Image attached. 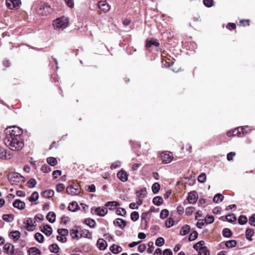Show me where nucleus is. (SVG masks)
Masks as SVG:
<instances>
[{"instance_id":"f257e3e1","label":"nucleus","mask_w":255,"mask_h":255,"mask_svg":"<svg viewBox=\"0 0 255 255\" xmlns=\"http://www.w3.org/2000/svg\"><path fill=\"white\" fill-rule=\"evenodd\" d=\"M3 141L5 145L12 151H19L24 146L22 137L23 130L16 126L9 127L5 130Z\"/></svg>"},{"instance_id":"f03ea898","label":"nucleus","mask_w":255,"mask_h":255,"mask_svg":"<svg viewBox=\"0 0 255 255\" xmlns=\"http://www.w3.org/2000/svg\"><path fill=\"white\" fill-rule=\"evenodd\" d=\"M68 25V18L66 17L57 18L53 22V26L55 29L63 30Z\"/></svg>"},{"instance_id":"7ed1b4c3","label":"nucleus","mask_w":255,"mask_h":255,"mask_svg":"<svg viewBox=\"0 0 255 255\" xmlns=\"http://www.w3.org/2000/svg\"><path fill=\"white\" fill-rule=\"evenodd\" d=\"M9 182L13 184L23 183L25 182L24 178L20 174L17 172L10 173L8 176Z\"/></svg>"},{"instance_id":"20e7f679","label":"nucleus","mask_w":255,"mask_h":255,"mask_svg":"<svg viewBox=\"0 0 255 255\" xmlns=\"http://www.w3.org/2000/svg\"><path fill=\"white\" fill-rule=\"evenodd\" d=\"M38 14L42 15H47L50 14L52 9L50 6L45 3H40L38 4L36 8Z\"/></svg>"},{"instance_id":"39448f33","label":"nucleus","mask_w":255,"mask_h":255,"mask_svg":"<svg viewBox=\"0 0 255 255\" xmlns=\"http://www.w3.org/2000/svg\"><path fill=\"white\" fill-rule=\"evenodd\" d=\"M66 192L68 194L76 195L80 193V189L78 185H70L66 188Z\"/></svg>"},{"instance_id":"423d86ee","label":"nucleus","mask_w":255,"mask_h":255,"mask_svg":"<svg viewBox=\"0 0 255 255\" xmlns=\"http://www.w3.org/2000/svg\"><path fill=\"white\" fill-rule=\"evenodd\" d=\"M161 158L162 159V162L164 164H167L170 163L172 159L173 156L171 155V153L162 152L161 154Z\"/></svg>"},{"instance_id":"0eeeda50","label":"nucleus","mask_w":255,"mask_h":255,"mask_svg":"<svg viewBox=\"0 0 255 255\" xmlns=\"http://www.w3.org/2000/svg\"><path fill=\"white\" fill-rule=\"evenodd\" d=\"M19 3V0H6V5L10 9H12L18 6Z\"/></svg>"},{"instance_id":"6e6552de","label":"nucleus","mask_w":255,"mask_h":255,"mask_svg":"<svg viewBox=\"0 0 255 255\" xmlns=\"http://www.w3.org/2000/svg\"><path fill=\"white\" fill-rule=\"evenodd\" d=\"M94 213L99 216H104L108 213V210L106 207H99L94 209Z\"/></svg>"},{"instance_id":"1a4fd4ad","label":"nucleus","mask_w":255,"mask_h":255,"mask_svg":"<svg viewBox=\"0 0 255 255\" xmlns=\"http://www.w3.org/2000/svg\"><path fill=\"white\" fill-rule=\"evenodd\" d=\"M99 8L104 12H106L110 10V7L108 3L105 1H101L98 2Z\"/></svg>"},{"instance_id":"9d476101","label":"nucleus","mask_w":255,"mask_h":255,"mask_svg":"<svg viewBox=\"0 0 255 255\" xmlns=\"http://www.w3.org/2000/svg\"><path fill=\"white\" fill-rule=\"evenodd\" d=\"M25 224V228L28 231H32L35 229V226L33 224V220L28 218L24 223Z\"/></svg>"},{"instance_id":"9b49d317","label":"nucleus","mask_w":255,"mask_h":255,"mask_svg":"<svg viewBox=\"0 0 255 255\" xmlns=\"http://www.w3.org/2000/svg\"><path fill=\"white\" fill-rule=\"evenodd\" d=\"M12 205L14 208H17L19 210H23L25 207V203L19 199H16L13 202Z\"/></svg>"},{"instance_id":"f8f14e48","label":"nucleus","mask_w":255,"mask_h":255,"mask_svg":"<svg viewBox=\"0 0 255 255\" xmlns=\"http://www.w3.org/2000/svg\"><path fill=\"white\" fill-rule=\"evenodd\" d=\"M196 194V191H192L189 193L187 200L190 204H194L196 202L197 199Z\"/></svg>"},{"instance_id":"ddd939ff","label":"nucleus","mask_w":255,"mask_h":255,"mask_svg":"<svg viewBox=\"0 0 255 255\" xmlns=\"http://www.w3.org/2000/svg\"><path fill=\"white\" fill-rule=\"evenodd\" d=\"M128 175L127 172L124 170H121L117 174L118 178L123 182H125L128 180Z\"/></svg>"},{"instance_id":"4468645a","label":"nucleus","mask_w":255,"mask_h":255,"mask_svg":"<svg viewBox=\"0 0 255 255\" xmlns=\"http://www.w3.org/2000/svg\"><path fill=\"white\" fill-rule=\"evenodd\" d=\"M3 249L4 252H6L7 254L12 255L14 253V246L10 243L5 244L3 246Z\"/></svg>"},{"instance_id":"2eb2a0df","label":"nucleus","mask_w":255,"mask_h":255,"mask_svg":"<svg viewBox=\"0 0 255 255\" xmlns=\"http://www.w3.org/2000/svg\"><path fill=\"white\" fill-rule=\"evenodd\" d=\"M114 225L119 227L121 229H123L126 226V222L120 218H118L114 221Z\"/></svg>"},{"instance_id":"dca6fc26","label":"nucleus","mask_w":255,"mask_h":255,"mask_svg":"<svg viewBox=\"0 0 255 255\" xmlns=\"http://www.w3.org/2000/svg\"><path fill=\"white\" fill-rule=\"evenodd\" d=\"M80 238L84 237L88 239H92V233L90 232L89 230L84 229L80 231L79 233Z\"/></svg>"},{"instance_id":"f3484780","label":"nucleus","mask_w":255,"mask_h":255,"mask_svg":"<svg viewBox=\"0 0 255 255\" xmlns=\"http://www.w3.org/2000/svg\"><path fill=\"white\" fill-rule=\"evenodd\" d=\"M41 231L47 236H50L52 233V229L48 225L44 226Z\"/></svg>"},{"instance_id":"a211bd4d","label":"nucleus","mask_w":255,"mask_h":255,"mask_svg":"<svg viewBox=\"0 0 255 255\" xmlns=\"http://www.w3.org/2000/svg\"><path fill=\"white\" fill-rule=\"evenodd\" d=\"M97 246L100 250H104L107 246V242L102 239H100L97 241Z\"/></svg>"},{"instance_id":"6ab92c4d","label":"nucleus","mask_w":255,"mask_h":255,"mask_svg":"<svg viewBox=\"0 0 255 255\" xmlns=\"http://www.w3.org/2000/svg\"><path fill=\"white\" fill-rule=\"evenodd\" d=\"M254 233L255 232L254 229L251 228L247 229L245 233L246 239L249 241H252L253 239L252 238V237L254 235Z\"/></svg>"},{"instance_id":"aec40b11","label":"nucleus","mask_w":255,"mask_h":255,"mask_svg":"<svg viewBox=\"0 0 255 255\" xmlns=\"http://www.w3.org/2000/svg\"><path fill=\"white\" fill-rule=\"evenodd\" d=\"M79 208V206L76 202L70 203L68 207V210L72 212H75L77 211Z\"/></svg>"},{"instance_id":"412c9836","label":"nucleus","mask_w":255,"mask_h":255,"mask_svg":"<svg viewBox=\"0 0 255 255\" xmlns=\"http://www.w3.org/2000/svg\"><path fill=\"white\" fill-rule=\"evenodd\" d=\"M110 251L114 254H117L122 251V248L119 246L115 244L110 247Z\"/></svg>"},{"instance_id":"4be33fe9","label":"nucleus","mask_w":255,"mask_h":255,"mask_svg":"<svg viewBox=\"0 0 255 255\" xmlns=\"http://www.w3.org/2000/svg\"><path fill=\"white\" fill-rule=\"evenodd\" d=\"M29 255H41V251L36 247H32L28 251Z\"/></svg>"},{"instance_id":"5701e85b","label":"nucleus","mask_w":255,"mask_h":255,"mask_svg":"<svg viewBox=\"0 0 255 255\" xmlns=\"http://www.w3.org/2000/svg\"><path fill=\"white\" fill-rule=\"evenodd\" d=\"M47 220L51 223L55 222L56 219V215L53 212H49L46 217Z\"/></svg>"},{"instance_id":"b1692460","label":"nucleus","mask_w":255,"mask_h":255,"mask_svg":"<svg viewBox=\"0 0 255 255\" xmlns=\"http://www.w3.org/2000/svg\"><path fill=\"white\" fill-rule=\"evenodd\" d=\"M84 223L91 228H94L96 225L95 221L91 218L85 219Z\"/></svg>"},{"instance_id":"393cba45","label":"nucleus","mask_w":255,"mask_h":255,"mask_svg":"<svg viewBox=\"0 0 255 255\" xmlns=\"http://www.w3.org/2000/svg\"><path fill=\"white\" fill-rule=\"evenodd\" d=\"M54 192L52 190H47L43 191L41 193V196L45 198H50L54 195Z\"/></svg>"},{"instance_id":"a878e982","label":"nucleus","mask_w":255,"mask_h":255,"mask_svg":"<svg viewBox=\"0 0 255 255\" xmlns=\"http://www.w3.org/2000/svg\"><path fill=\"white\" fill-rule=\"evenodd\" d=\"M173 215H171V217L166 221L165 222V226L167 228H170L173 226L174 223L175 222L176 223V220L174 219V217H172Z\"/></svg>"},{"instance_id":"bb28decb","label":"nucleus","mask_w":255,"mask_h":255,"mask_svg":"<svg viewBox=\"0 0 255 255\" xmlns=\"http://www.w3.org/2000/svg\"><path fill=\"white\" fill-rule=\"evenodd\" d=\"M199 255H210V251L205 246L200 248L198 251Z\"/></svg>"},{"instance_id":"cd10ccee","label":"nucleus","mask_w":255,"mask_h":255,"mask_svg":"<svg viewBox=\"0 0 255 255\" xmlns=\"http://www.w3.org/2000/svg\"><path fill=\"white\" fill-rule=\"evenodd\" d=\"M9 236L15 241H17L20 237V233L18 231H12L9 233Z\"/></svg>"},{"instance_id":"c85d7f7f","label":"nucleus","mask_w":255,"mask_h":255,"mask_svg":"<svg viewBox=\"0 0 255 255\" xmlns=\"http://www.w3.org/2000/svg\"><path fill=\"white\" fill-rule=\"evenodd\" d=\"M163 199L160 196H156L153 198L152 200V202L154 204L157 206H160L163 203Z\"/></svg>"},{"instance_id":"c756f323","label":"nucleus","mask_w":255,"mask_h":255,"mask_svg":"<svg viewBox=\"0 0 255 255\" xmlns=\"http://www.w3.org/2000/svg\"><path fill=\"white\" fill-rule=\"evenodd\" d=\"M224 199V196L220 193H218L215 195L213 198V202L216 203H218L222 201Z\"/></svg>"},{"instance_id":"7c9ffc66","label":"nucleus","mask_w":255,"mask_h":255,"mask_svg":"<svg viewBox=\"0 0 255 255\" xmlns=\"http://www.w3.org/2000/svg\"><path fill=\"white\" fill-rule=\"evenodd\" d=\"M159 43L156 40H151L146 42V46L147 47H151L152 46L155 47H158Z\"/></svg>"},{"instance_id":"2f4dec72","label":"nucleus","mask_w":255,"mask_h":255,"mask_svg":"<svg viewBox=\"0 0 255 255\" xmlns=\"http://www.w3.org/2000/svg\"><path fill=\"white\" fill-rule=\"evenodd\" d=\"M120 206V204L117 201H109L106 203L105 206L108 207L109 210H113V207H117Z\"/></svg>"},{"instance_id":"473e14b6","label":"nucleus","mask_w":255,"mask_h":255,"mask_svg":"<svg viewBox=\"0 0 255 255\" xmlns=\"http://www.w3.org/2000/svg\"><path fill=\"white\" fill-rule=\"evenodd\" d=\"M237 244V241L235 240H229L226 242L225 246L228 248H233L236 246Z\"/></svg>"},{"instance_id":"72a5a7b5","label":"nucleus","mask_w":255,"mask_h":255,"mask_svg":"<svg viewBox=\"0 0 255 255\" xmlns=\"http://www.w3.org/2000/svg\"><path fill=\"white\" fill-rule=\"evenodd\" d=\"M190 230V227L189 225H186L182 228L180 231V234L183 236L186 235L189 233Z\"/></svg>"},{"instance_id":"f704fd0d","label":"nucleus","mask_w":255,"mask_h":255,"mask_svg":"<svg viewBox=\"0 0 255 255\" xmlns=\"http://www.w3.org/2000/svg\"><path fill=\"white\" fill-rule=\"evenodd\" d=\"M184 208L181 206H178L177 208V213L178 214V219L176 220V223H177L181 219V215L183 213Z\"/></svg>"},{"instance_id":"c9c22d12","label":"nucleus","mask_w":255,"mask_h":255,"mask_svg":"<svg viewBox=\"0 0 255 255\" xmlns=\"http://www.w3.org/2000/svg\"><path fill=\"white\" fill-rule=\"evenodd\" d=\"M49 250L51 253H57L59 252V247L57 244H52L50 245Z\"/></svg>"},{"instance_id":"e433bc0d","label":"nucleus","mask_w":255,"mask_h":255,"mask_svg":"<svg viewBox=\"0 0 255 255\" xmlns=\"http://www.w3.org/2000/svg\"><path fill=\"white\" fill-rule=\"evenodd\" d=\"M9 158V157H8L6 155V150L5 149H4L2 147L0 146V158L6 159Z\"/></svg>"},{"instance_id":"4c0bfd02","label":"nucleus","mask_w":255,"mask_h":255,"mask_svg":"<svg viewBox=\"0 0 255 255\" xmlns=\"http://www.w3.org/2000/svg\"><path fill=\"white\" fill-rule=\"evenodd\" d=\"M232 235L231 230L228 228L224 229L223 230V236L225 238H230Z\"/></svg>"},{"instance_id":"58836bf2","label":"nucleus","mask_w":255,"mask_h":255,"mask_svg":"<svg viewBox=\"0 0 255 255\" xmlns=\"http://www.w3.org/2000/svg\"><path fill=\"white\" fill-rule=\"evenodd\" d=\"M39 198V195L38 192L35 191L33 192L30 197L28 198V200L30 202L36 201Z\"/></svg>"},{"instance_id":"ea45409f","label":"nucleus","mask_w":255,"mask_h":255,"mask_svg":"<svg viewBox=\"0 0 255 255\" xmlns=\"http://www.w3.org/2000/svg\"><path fill=\"white\" fill-rule=\"evenodd\" d=\"M47 162L49 165L52 166L55 165L57 163L56 158L53 157H48L47 158Z\"/></svg>"},{"instance_id":"a19ab883","label":"nucleus","mask_w":255,"mask_h":255,"mask_svg":"<svg viewBox=\"0 0 255 255\" xmlns=\"http://www.w3.org/2000/svg\"><path fill=\"white\" fill-rule=\"evenodd\" d=\"M160 187V186L158 183H157V182L154 183L152 185V188H151L153 193L154 194H157L159 191Z\"/></svg>"},{"instance_id":"79ce46f5","label":"nucleus","mask_w":255,"mask_h":255,"mask_svg":"<svg viewBox=\"0 0 255 255\" xmlns=\"http://www.w3.org/2000/svg\"><path fill=\"white\" fill-rule=\"evenodd\" d=\"M2 219L7 222H11L13 220V216L12 214H4Z\"/></svg>"},{"instance_id":"37998d69","label":"nucleus","mask_w":255,"mask_h":255,"mask_svg":"<svg viewBox=\"0 0 255 255\" xmlns=\"http://www.w3.org/2000/svg\"><path fill=\"white\" fill-rule=\"evenodd\" d=\"M226 220L230 223H232L236 220V217L234 214L231 213L226 216Z\"/></svg>"},{"instance_id":"c03bdc74","label":"nucleus","mask_w":255,"mask_h":255,"mask_svg":"<svg viewBox=\"0 0 255 255\" xmlns=\"http://www.w3.org/2000/svg\"><path fill=\"white\" fill-rule=\"evenodd\" d=\"M248 221V219L246 216L244 215H241L238 219V223L240 225H245Z\"/></svg>"},{"instance_id":"a18cd8bd","label":"nucleus","mask_w":255,"mask_h":255,"mask_svg":"<svg viewBox=\"0 0 255 255\" xmlns=\"http://www.w3.org/2000/svg\"><path fill=\"white\" fill-rule=\"evenodd\" d=\"M34 238L39 243H42L44 241V237L41 233H36L35 234Z\"/></svg>"},{"instance_id":"49530a36","label":"nucleus","mask_w":255,"mask_h":255,"mask_svg":"<svg viewBox=\"0 0 255 255\" xmlns=\"http://www.w3.org/2000/svg\"><path fill=\"white\" fill-rule=\"evenodd\" d=\"M116 213L118 215L125 216L126 215V211L123 208H118L116 210Z\"/></svg>"},{"instance_id":"de8ad7c7","label":"nucleus","mask_w":255,"mask_h":255,"mask_svg":"<svg viewBox=\"0 0 255 255\" xmlns=\"http://www.w3.org/2000/svg\"><path fill=\"white\" fill-rule=\"evenodd\" d=\"M70 234L73 239L80 238L79 233L77 230H71Z\"/></svg>"},{"instance_id":"09e8293b","label":"nucleus","mask_w":255,"mask_h":255,"mask_svg":"<svg viewBox=\"0 0 255 255\" xmlns=\"http://www.w3.org/2000/svg\"><path fill=\"white\" fill-rule=\"evenodd\" d=\"M139 218V214L136 211L132 212L130 214V219L132 221L135 222Z\"/></svg>"},{"instance_id":"8fccbe9b","label":"nucleus","mask_w":255,"mask_h":255,"mask_svg":"<svg viewBox=\"0 0 255 255\" xmlns=\"http://www.w3.org/2000/svg\"><path fill=\"white\" fill-rule=\"evenodd\" d=\"M169 215L168 210L167 209H163L161 210L160 214V217L161 219H165Z\"/></svg>"},{"instance_id":"3c124183","label":"nucleus","mask_w":255,"mask_h":255,"mask_svg":"<svg viewBox=\"0 0 255 255\" xmlns=\"http://www.w3.org/2000/svg\"><path fill=\"white\" fill-rule=\"evenodd\" d=\"M36 184V181L34 178H31L27 182L28 186L30 188H34Z\"/></svg>"},{"instance_id":"603ef678","label":"nucleus","mask_w":255,"mask_h":255,"mask_svg":"<svg viewBox=\"0 0 255 255\" xmlns=\"http://www.w3.org/2000/svg\"><path fill=\"white\" fill-rule=\"evenodd\" d=\"M197 237H198V233L197 231H194L190 234L188 239L190 241H194L195 239H196Z\"/></svg>"},{"instance_id":"864d4df0","label":"nucleus","mask_w":255,"mask_h":255,"mask_svg":"<svg viewBox=\"0 0 255 255\" xmlns=\"http://www.w3.org/2000/svg\"><path fill=\"white\" fill-rule=\"evenodd\" d=\"M164 243V240L162 237L158 238L155 241V245L158 247H161Z\"/></svg>"},{"instance_id":"5fc2aeb1","label":"nucleus","mask_w":255,"mask_h":255,"mask_svg":"<svg viewBox=\"0 0 255 255\" xmlns=\"http://www.w3.org/2000/svg\"><path fill=\"white\" fill-rule=\"evenodd\" d=\"M204 243V241H200L193 246V248L197 251H199L200 248H202Z\"/></svg>"},{"instance_id":"6e6d98bb","label":"nucleus","mask_w":255,"mask_h":255,"mask_svg":"<svg viewBox=\"0 0 255 255\" xmlns=\"http://www.w3.org/2000/svg\"><path fill=\"white\" fill-rule=\"evenodd\" d=\"M57 232L62 236H65L68 234V230L66 229H59L57 230Z\"/></svg>"},{"instance_id":"4d7b16f0","label":"nucleus","mask_w":255,"mask_h":255,"mask_svg":"<svg viewBox=\"0 0 255 255\" xmlns=\"http://www.w3.org/2000/svg\"><path fill=\"white\" fill-rule=\"evenodd\" d=\"M206 179V175L205 173H201L198 177V180L200 183H204Z\"/></svg>"},{"instance_id":"13d9d810","label":"nucleus","mask_w":255,"mask_h":255,"mask_svg":"<svg viewBox=\"0 0 255 255\" xmlns=\"http://www.w3.org/2000/svg\"><path fill=\"white\" fill-rule=\"evenodd\" d=\"M85 189L89 192H94L96 191V187L94 184H92L91 185L86 186Z\"/></svg>"},{"instance_id":"bf43d9fd","label":"nucleus","mask_w":255,"mask_h":255,"mask_svg":"<svg viewBox=\"0 0 255 255\" xmlns=\"http://www.w3.org/2000/svg\"><path fill=\"white\" fill-rule=\"evenodd\" d=\"M240 129V127H238L235 128L234 130H232V132L233 134V136L237 135L238 136H244V133H240L239 129Z\"/></svg>"},{"instance_id":"052dcab7","label":"nucleus","mask_w":255,"mask_h":255,"mask_svg":"<svg viewBox=\"0 0 255 255\" xmlns=\"http://www.w3.org/2000/svg\"><path fill=\"white\" fill-rule=\"evenodd\" d=\"M214 218L213 216H206L205 221L207 224H211L214 222Z\"/></svg>"},{"instance_id":"680f3d73","label":"nucleus","mask_w":255,"mask_h":255,"mask_svg":"<svg viewBox=\"0 0 255 255\" xmlns=\"http://www.w3.org/2000/svg\"><path fill=\"white\" fill-rule=\"evenodd\" d=\"M41 170L44 173H48L50 171L51 168L48 165L45 164L42 166Z\"/></svg>"},{"instance_id":"e2e57ef3","label":"nucleus","mask_w":255,"mask_h":255,"mask_svg":"<svg viewBox=\"0 0 255 255\" xmlns=\"http://www.w3.org/2000/svg\"><path fill=\"white\" fill-rule=\"evenodd\" d=\"M65 3L67 4V5L70 7L73 8L74 6V0H64Z\"/></svg>"},{"instance_id":"0e129e2a","label":"nucleus","mask_w":255,"mask_h":255,"mask_svg":"<svg viewBox=\"0 0 255 255\" xmlns=\"http://www.w3.org/2000/svg\"><path fill=\"white\" fill-rule=\"evenodd\" d=\"M154 246L153 242H149L148 244V248L147 250V252L149 254H151L154 250Z\"/></svg>"},{"instance_id":"69168bd1","label":"nucleus","mask_w":255,"mask_h":255,"mask_svg":"<svg viewBox=\"0 0 255 255\" xmlns=\"http://www.w3.org/2000/svg\"><path fill=\"white\" fill-rule=\"evenodd\" d=\"M146 193V189H145V188L142 189L140 190L139 191L136 192V194H137L138 196H141L142 197H143L145 196Z\"/></svg>"},{"instance_id":"338daca9","label":"nucleus","mask_w":255,"mask_h":255,"mask_svg":"<svg viewBox=\"0 0 255 255\" xmlns=\"http://www.w3.org/2000/svg\"><path fill=\"white\" fill-rule=\"evenodd\" d=\"M65 188V186L62 183H59L56 185V190L57 192H61Z\"/></svg>"},{"instance_id":"774afa93","label":"nucleus","mask_w":255,"mask_h":255,"mask_svg":"<svg viewBox=\"0 0 255 255\" xmlns=\"http://www.w3.org/2000/svg\"><path fill=\"white\" fill-rule=\"evenodd\" d=\"M249 223L251 226H253L255 227V214L253 215L250 218H249Z\"/></svg>"}]
</instances>
